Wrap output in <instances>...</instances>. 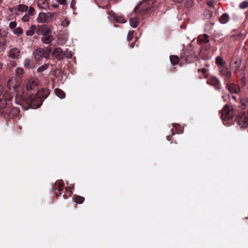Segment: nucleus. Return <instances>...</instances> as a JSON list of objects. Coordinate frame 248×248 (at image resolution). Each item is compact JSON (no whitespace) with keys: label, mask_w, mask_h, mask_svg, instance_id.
<instances>
[{"label":"nucleus","mask_w":248,"mask_h":248,"mask_svg":"<svg viewBox=\"0 0 248 248\" xmlns=\"http://www.w3.org/2000/svg\"><path fill=\"white\" fill-rule=\"evenodd\" d=\"M48 29V28L46 25H39L36 27L35 31L37 34L42 35Z\"/></svg>","instance_id":"nucleus-15"},{"label":"nucleus","mask_w":248,"mask_h":248,"mask_svg":"<svg viewBox=\"0 0 248 248\" xmlns=\"http://www.w3.org/2000/svg\"><path fill=\"white\" fill-rule=\"evenodd\" d=\"M52 56L58 61L62 60L63 58L62 50L60 47L54 48L52 52Z\"/></svg>","instance_id":"nucleus-10"},{"label":"nucleus","mask_w":248,"mask_h":248,"mask_svg":"<svg viewBox=\"0 0 248 248\" xmlns=\"http://www.w3.org/2000/svg\"><path fill=\"white\" fill-rule=\"evenodd\" d=\"M31 18V16L28 14H26L22 17L21 20L23 22H27Z\"/></svg>","instance_id":"nucleus-41"},{"label":"nucleus","mask_w":248,"mask_h":248,"mask_svg":"<svg viewBox=\"0 0 248 248\" xmlns=\"http://www.w3.org/2000/svg\"><path fill=\"white\" fill-rule=\"evenodd\" d=\"M236 122L241 127L248 126V112L240 113L236 119Z\"/></svg>","instance_id":"nucleus-5"},{"label":"nucleus","mask_w":248,"mask_h":248,"mask_svg":"<svg viewBox=\"0 0 248 248\" xmlns=\"http://www.w3.org/2000/svg\"><path fill=\"white\" fill-rule=\"evenodd\" d=\"M48 0H38L37 5L39 8L46 10L49 8Z\"/></svg>","instance_id":"nucleus-16"},{"label":"nucleus","mask_w":248,"mask_h":248,"mask_svg":"<svg viewBox=\"0 0 248 248\" xmlns=\"http://www.w3.org/2000/svg\"><path fill=\"white\" fill-rule=\"evenodd\" d=\"M6 105V101L3 98H0V109L4 108Z\"/></svg>","instance_id":"nucleus-38"},{"label":"nucleus","mask_w":248,"mask_h":248,"mask_svg":"<svg viewBox=\"0 0 248 248\" xmlns=\"http://www.w3.org/2000/svg\"><path fill=\"white\" fill-rule=\"evenodd\" d=\"M17 73L18 74L20 75L23 74V69L22 68H17Z\"/></svg>","instance_id":"nucleus-47"},{"label":"nucleus","mask_w":248,"mask_h":248,"mask_svg":"<svg viewBox=\"0 0 248 248\" xmlns=\"http://www.w3.org/2000/svg\"><path fill=\"white\" fill-rule=\"evenodd\" d=\"M238 107L242 109H244L248 107V99L247 98L241 99L240 100V105Z\"/></svg>","instance_id":"nucleus-19"},{"label":"nucleus","mask_w":248,"mask_h":248,"mask_svg":"<svg viewBox=\"0 0 248 248\" xmlns=\"http://www.w3.org/2000/svg\"><path fill=\"white\" fill-rule=\"evenodd\" d=\"M20 82V78L18 77H12L8 81L7 86L9 89L15 90L17 87Z\"/></svg>","instance_id":"nucleus-8"},{"label":"nucleus","mask_w":248,"mask_h":248,"mask_svg":"<svg viewBox=\"0 0 248 248\" xmlns=\"http://www.w3.org/2000/svg\"><path fill=\"white\" fill-rule=\"evenodd\" d=\"M36 21L39 23H44L45 22H46L45 13H40L37 17Z\"/></svg>","instance_id":"nucleus-17"},{"label":"nucleus","mask_w":248,"mask_h":248,"mask_svg":"<svg viewBox=\"0 0 248 248\" xmlns=\"http://www.w3.org/2000/svg\"><path fill=\"white\" fill-rule=\"evenodd\" d=\"M15 109H16V108L14 109V110H15ZM16 111H18V110L16 109Z\"/></svg>","instance_id":"nucleus-57"},{"label":"nucleus","mask_w":248,"mask_h":248,"mask_svg":"<svg viewBox=\"0 0 248 248\" xmlns=\"http://www.w3.org/2000/svg\"><path fill=\"white\" fill-rule=\"evenodd\" d=\"M2 0H0V3H1Z\"/></svg>","instance_id":"nucleus-56"},{"label":"nucleus","mask_w":248,"mask_h":248,"mask_svg":"<svg viewBox=\"0 0 248 248\" xmlns=\"http://www.w3.org/2000/svg\"><path fill=\"white\" fill-rule=\"evenodd\" d=\"M69 24V21L67 20V19H64L62 23V26H68Z\"/></svg>","instance_id":"nucleus-46"},{"label":"nucleus","mask_w":248,"mask_h":248,"mask_svg":"<svg viewBox=\"0 0 248 248\" xmlns=\"http://www.w3.org/2000/svg\"><path fill=\"white\" fill-rule=\"evenodd\" d=\"M209 13H210V16H212V13H211L210 11H208Z\"/></svg>","instance_id":"nucleus-53"},{"label":"nucleus","mask_w":248,"mask_h":248,"mask_svg":"<svg viewBox=\"0 0 248 248\" xmlns=\"http://www.w3.org/2000/svg\"><path fill=\"white\" fill-rule=\"evenodd\" d=\"M116 20L120 22V23H125L126 22V20L124 19V17H119L118 18H116Z\"/></svg>","instance_id":"nucleus-45"},{"label":"nucleus","mask_w":248,"mask_h":248,"mask_svg":"<svg viewBox=\"0 0 248 248\" xmlns=\"http://www.w3.org/2000/svg\"><path fill=\"white\" fill-rule=\"evenodd\" d=\"M229 21V16L228 14H223L219 18V21L221 24H226Z\"/></svg>","instance_id":"nucleus-22"},{"label":"nucleus","mask_w":248,"mask_h":248,"mask_svg":"<svg viewBox=\"0 0 248 248\" xmlns=\"http://www.w3.org/2000/svg\"><path fill=\"white\" fill-rule=\"evenodd\" d=\"M3 97H4V99H5V100L7 101H10L13 98V95L8 92H5L4 94H3Z\"/></svg>","instance_id":"nucleus-31"},{"label":"nucleus","mask_w":248,"mask_h":248,"mask_svg":"<svg viewBox=\"0 0 248 248\" xmlns=\"http://www.w3.org/2000/svg\"><path fill=\"white\" fill-rule=\"evenodd\" d=\"M36 29V26L35 25H32L31 26L28 30L26 31V34L27 36H32L35 32Z\"/></svg>","instance_id":"nucleus-25"},{"label":"nucleus","mask_w":248,"mask_h":248,"mask_svg":"<svg viewBox=\"0 0 248 248\" xmlns=\"http://www.w3.org/2000/svg\"><path fill=\"white\" fill-rule=\"evenodd\" d=\"M73 199L74 201L77 204H81L85 201L84 197H83L82 196H79V195H75L73 196Z\"/></svg>","instance_id":"nucleus-20"},{"label":"nucleus","mask_w":248,"mask_h":248,"mask_svg":"<svg viewBox=\"0 0 248 248\" xmlns=\"http://www.w3.org/2000/svg\"><path fill=\"white\" fill-rule=\"evenodd\" d=\"M221 118L223 120L227 121L232 119L234 115L233 108L227 105H225L221 111Z\"/></svg>","instance_id":"nucleus-4"},{"label":"nucleus","mask_w":248,"mask_h":248,"mask_svg":"<svg viewBox=\"0 0 248 248\" xmlns=\"http://www.w3.org/2000/svg\"><path fill=\"white\" fill-rule=\"evenodd\" d=\"M27 103L33 109L38 108L42 104V99L36 95H28L27 97Z\"/></svg>","instance_id":"nucleus-3"},{"label":"nucleus","mask_w":248,"mask_h":248,"mask_svg":"<svg viewBox=\"0 0 248 248\" xmlns=\"http://www.w3.org/2000/svg\"><path fill=\"white\" fill-rule=\"evenodd\" d=\"M239 7L241 9H245L248 7V1L245 0L240 3Z\"/></svg>","instance_id":"nucleus-34"},{"label":"nucleus","mask_w":248,"mask_h":248,"mask_svg":"<svg viewBox=\"0 0 248 248\" xmlns=\"http://www.w3.org/2000/svg\"><path fill=\"white\" fill-rule=\"evenodd\" d=\"M170 61L173 65L177 64L179 62V58L177 56L172 55L170 56Z\"/></svg>","instance_id":"nucleus-28"},{"label":"nucleus","mask_w":248,"mask_h":248,"mask_svg":"<svg viewBox=\"0 0 248 248\" xmlns=\"http://www.w3.org/2000/svg\"><path fill=\"white\" fill-rule=\"evenodd\" d=\"M57 1L60 4H64L66 2V0H57Z\"/></svg>","instance_id":"nucleus-49"},{"label":"nucleus","mask_w":248,"mask_h":248,"mask_svg":"<svg viewBox=\"0 0 248 248\" xmlns=\"http://www.w3.org/2000/svg\"><path fill=\"white\" fill-rule=\"evenodd\" d=\"M28 9V6L24 4H19L17 7V10L20 12H26Z\"/></svg>","instance_id":"nucleus-29"},{"label":"nucleus","mask_w":248,"mask_h":248,"mask_svg":"<svg viewBox=\"0 0 248 248\" xmlns=\"http://www.w3.org/2000/svg\"><path fill=\"white\" fill-rule=\"evenodd\" d=\"M208 37L209 36L207 34H204L202 36L199 37L198 40L200 43L206 44L209 42V40L208 39Z\"/></svg>","instance_id":"nucleus-23"},{"label":"nucleus","mask_w":248,"mask_h":248,"mask_svg":"<svg viewBox=\"0 0 248 248\" xmlns=\"http://www.w3.org/2000/svg\"><path fill=\"white\" fill-rule=\"evenodd\" d=\"M56 15V13L54 12H47L45 13L46 16V22H50L52 20L53 17Z\"/></svg>","instance_id":"nucleus-24"},{"label":"nucleus","mask_w":248,"mask_h":248,"mask_svg":"<svg viewBox=\"0 0 248 248\" xmlns=\"http://www.w3.org/2000/svg\"><path fill=\"white\" fill-rule=\"evenodd\" d=\"M194 5V0H185L184 5L186 8H190Z\"/></svg>","instance_id":"nucleus-30"},{"label":"nucleus","mask_w":248,"mask_h":248,"mask_svg":"<svg viewBox=\"0 0 248 248\" xmlns=\"http://www.w3.org/2000/svg\"><path fill=\"white\" fill-rule=\"evenodd\" d=\"M219 75L225 81H228L232 76V72L228 68H219Z\"/></svg>","instance_id":"nucleus-9"},{"label":"nucleus","mask_w":248,"mask_h":248,"mask_svg":"<svg viewBox=\"0 0 248 248\" xmlns=\"http://www.w3.org/2000/svg\"><path fill=\"white\" fill-rule=\"evenodd\" d=\"M23 32V30L20 27L16 28L14 30V33L16 35H20Z\"/></svg>","instance_id":"nucleus-35"},{"label":"nucleus","mask_w":248,"mask_h":248,"mask_svg":"<svg viewBox=\"0 0 248 248\" xmlns=\"http://www.w3.org/2000/svg\"><path fill=\"white\" fill-rule=\"evenodd\" d=\"M207 83L214 86L216 89H220V83L218 79L215 77H213L207 81Z\"/></svg>","instance_id":"nucleus-12"},{"label":"nucleus","mask_w":248,"mask_h":248,"mask_svg":"<svg viewBox=\"0 0 248 248\" xmlns=\"http://www.w3.org/2000/svg\"><path fill=\"white\" fill-rule=\"evenodd\" d=\"M39 83V80L37 78L32 77L26 80V89L27 91L35 90Z\"/></svg>","instance_id":"nucleus-6"},{"label":"nucleus","mask_w":248,"mask_h":248,"mask_svg":"<svg viewBox=\"0 0 248 248\" xmlns=\"http://www.w3.org/2000/svg\"><path fill=\"white\" fill-rule=\"evenodd\" d=\"M155 0H143L134 8L135 13L138 14H145L154 9Z\"/></svg>","instance_id":"nucleus-1"},{"label":"nucleus","mask_w":248,"mask_h":248,"mask_svg":"<svg viewBox=\"0 0 248 248\" xmlns=\"http://www.w3.org/2000/svg\"><path fill=\"white\" fill-rule=\"evenodd\" d=\"M130 24L132 28H136L139 24L138 19L136 17H132L129 20Z\"/></svg>","instance_id":"nucleus-26"},{"label":"nucleus","mask_w":248,"mask_h":248,"mask_svg":"<svg viewBox=\"0 0 248 248\" xmlns=\"http://www.w3.org/2000/svg\"><path fill=\"white\" fill-rule=\"evenodd\" d=\"M35 14V9L33 7H30L29 8V11H28V13L27 14H28L29 16H32L33 15H34Z\"/></svg>","instance_id":"nucleus-40"},{"label":"nucleus","mask_w":248,"mask_h":248,"mask_svg":"<svg viewBox=\"0 0 248 248\" xmlns=\"http://www.w3.org/2000/svg\"><path fill=\"white\" fill-rule=\"evenodd\" d=\"M76 1L75 0H72L71 3H70V7L74 10H75L76 9Z\"/></svg>","instance_id":"nucleus-42"},{"label":"nucleus","mask_w":248,"mask_h":248,"mask_svg":"<svg viewBox=\"0 0 248 248\" xmlns=\"http://www.w3.org/2000/svg\"><path fill=\"white\" fill-rule=\"evenodd\" d=\"M24 65L28 68L30 69L32 67V63L31 61L28 59H26L24 62Z\"/></svg>","instance_id":"nucleus-36"},{"label":"nucleus","mask_w":248,"mask_h":248,"mask_svg":"<svg viewBox=\"0 0 248 248\" xmlns=\"http://www.w3.org/2000/svg\"><path fill=\"white\" fill-rule=\"evenodd\" d=\"M235 64L236 67L235 72H237L239 70V67L241 65V61L240 60L236 61L235 62Z\"/></svg>","instance_id":"nucleus-39"},{"label":"nucleus","mask_w":248,"mask_h":248,"mask_svg":"<svg viewBox=\"0 0 248 248\" xmlns=\"http://www.w3.org/2000/svg\"><path fill=\"white\" fill-rule=\"evenodd\" d=\"M228 90L232 93H239L240 92V88L233 83H230L227 86Z\"/></svg>","instance_id":"nucleus-13"},{"label":"nucleus","mask_w":248,"mask_h":248,"mask_svg":"<svg viewBox=\"0 0 248 248\" xmlns=\"http://www.w3.org/2000/svg\"><path fill=\"white\" fill-rule=\"evenodd\" d=\"M216 64L217 66H220L219 68H223L225 66L226 62L220 56H217L216 58Z\"/></svg>","instance_id":"nucleus-18"},{"label":"nucleus","mask_w":248,"mask_h":248,"mask_svg":"<svg viewBox=\"0 0 248 248\" xmlns=\"http://www.w3.org/2000/svg\"><path fill=\"white\" fill-rule=\"evenodd\" d=\"M55 93L57 96L61 99L64 98L65 96L64 92L60 89H56Z\"/></svg>","instance_id":"nucleus-27"},{"label":"nucleus","mask_w":248,"mask_h":248,"mask_svg":"<svg viewBox=\"0 0 248 248\" xmlns=\"http://www.w3.org/2000/svg\"><path fill=\"white\" fill-rule=\"evenodd\" d=\"M10 12H12L13 11V9H10Z\"/></svg>","instance_id":"nucleus-54"},{"label":"nucleus","mask_w":248,"mask_h":248,"mask_svg":"<svg viewBox=\"0 0 248 248\" xmlns=\"http://www.w3.org/2000/svg\"><path fill=\"white\" fill-rule=\"evenodd\" d=\"M107 13L108 14V15H111V13H112V12H108Z\"/></svg>","instance_id":"nucleus-52"},{"label":"nucleus","mask_w":248,"mask_h":248,"mask_svg":"<svg viewBox=\"0 0 248 248\" xmlns=\"http://www.w3.org/2000/svg\"><path fill=\"white\" fill-rule=\"evenodd\" d=\"M176 1H177V2H180L179 1H178V0H176Z\"/></svg>","instance_id":"nucleus-58"},{"label":"nucleus","mask_w":248,"mask_h":248,"mask_svg":"<svg viewBox=\"0 0 248 248\" xmlns=\"http://www.w3.org/2000/svg\"><path fill=\"white\" fill-rule=\"evenodd\" d=\"M198 72H202V74H204L206 73V69L204 68H201V69H199L198 70Z\"/></svg>","instance_id":"nucleus-50"},{"label":"nucleus","mask_w":248,"mask_h":248,"mask_svg":"<svg viewBox=\"0 0 248 248\" xmlns=\"http://www.w3.org/2000/svg\"><path fill=\"white\" fill-rule=\"evenodd\" d=\"M20 53V51L19 49L17 48H12L9 51V56L13 59L18 58Z\"/></svg>","instance_id":"nucleus-14"},{"label":"nucleus","mask_w":248,"mask_h":248,"mask_svg":"<svg viewBox=\"0 0 248 248\" xmlns=\"http://www.w3.org/2000/svg\"><path fill=\"white\" fill-rule=\"evenodd\" d=\"M2 65L0 63V67H1Z\"/></svg>","instance_id":"nucleus-55"},{"label":"nucleus","mask_w":248,"mask_h":248,"mask_svg":"<svg viewBox=\"0 0 248 248\" xmlns=\"http://www.w3.org/2000/svg\"><path fill=\"white\" fill-rule=\"evenodd\" d=\"M63 56L67 59H70L72 57V51L67 49L64 52H63Z\"/></svg>","instance_id":"nucleus-32"},{"label":"nucleus","mask_w":248,"mask_h":248,"mask_svg":"<svg viewBox=\"0 0 248 248\" xmlns=\"http://www.w3.org/2000/svg\"><path fill=\"white\" fill-rule=\"evenodd\" d=\"M63 186V184H59L58 187V190L59 191V193L57 194V193H56V195L57 196L60 195L61 194L60 191L62 190Z\"/></svg>","instance_id":"nucleus-44"},{"label":"nucleus","mask_w":248,"mask_h":248,"mask_svg":"<svg viewBox=\"0 0 248 248\" xmlns=\"http://www.w3.org/2000/svg\"><path fill=\"white\" fill-rule=\"evenodd\" d=\"M16 21H12L9 23V28L13 29H15L16 26Z\"/></svg>","instance_id":"nucleus-43"},{"label":"nucleus","mask_w":248,"mask_h":248,"mask_svg":"<svg viewBox=\"0 0 248 248\" xmlns=\"http://www.w3.org/2000/svg\"><path fill=\"white\" fill-rule=\"evenodd\" d=\"M232 99H234V100H236V97L235 96H232Z\"/></svg>","instance_id":"nucleus-51"},{"label":"nucleus","mask_w":248,"mask_h":248,"mask_svg":"<svg viewBox=\"0 0 248 248\" xmlns=\"http://www.w3.org/2000/svg\"><path fill=\"white\" fill-rule=\"evenodd\" d=\"M54 39L52 35V31L50 29H48L42 35L41 41L42 43L46 45L50 44Z\"/></svg>","instance_id":"nucleus-7"},{"label":"nucleus","mask_w":248,"mask_h":248,"mask_svg":"<svg viewBox=\"0 0 248 248\" xmlns=\"http://www.w3.org/2000/svg\"><path fill=\"white\" fill-rule=\"evenodd\" d=\"M186 60L187 62L191 63L199 60V59L196 54H192L186 56Z\"/></svg>","instance_id":"nucleus-21"},{"label":"nucleus","mask_w":248,"mask_h":248,"mask_svg":"<svg viewBox=\"0 0 248 248\" xmlns=\"http://www.w3.org/2000/svg\"><path fill=\"white\" fill-rule=\"evenodd\" d=\"M48 67V64H45L39 67L37 69V71L39 73L43 72L46 69H47Z\"/></svg>","instance_id":"nucleus-33"},{"label":"nucleus","mask_w":248,"mask_h":248,"mask_svg":"<svg viewBox=\"0 0 248 248\" xmlns=\"http://www.w3.org/2000/svg\"><path fill=\"white\" fill-rule=\"evenodd\" d=\"M51 49L48 47L38 48L33 52V56L37 61H40L43 58L47 59L50 56Z\"/></svg>","instance_id":"nucleus-2"},{"label":"nucleus","mask_w":248,"mask_h":248,"mask_svg":"<svg viewBox=\"0 0 248 248\" xmlns=\"http://www.w3.org/2000/svg\"><path fill=\"white\" fill-rule=\"evenodd\" d=\"M207 5L210 7H213L214 6V2L213 1H207Z\"/></svg>","instance_id":"nucleus-48"},{"label":"nucleus","mask_w":248,"mask_h":248,"mask_svg":"<svg viewBox=\"0 0 248 248\" xmlns=\"http://www.w3.org/2000/svg\"><path fill=\"white\" fill-rule=\"evenodd\" d=\"M49 93L50 92L48 89L43 88L41 90H39L36 95L38 98L42 99V101H43L44 99L48 96Z\"/></svg>","instance_id":"nucleus-11"},{"label":"nucleus","mask_w":248,"mask_h":248,"mask_svg":"<svg viewBox=\"0 0 248 248\" xmlns=\"http://www.w3.org/2000/svg\"><path fill=\"white\" fill-rule=\"evenodd\" d=\"M134 37V31H130L127 36V40L128 42L131 41Z\"/></svg>","instance_id":"nucleus-37"}]
</instances>
